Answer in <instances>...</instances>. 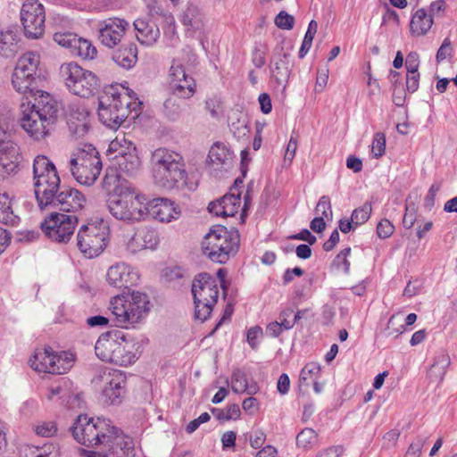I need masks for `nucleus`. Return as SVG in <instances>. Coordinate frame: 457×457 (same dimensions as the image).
<instances>
[{"instance_id":"f257e3e1","label":"nucleus","mask_w":457,"mask_h":457,"mask_svg":"<svg viewBox=\"0 0 457 457\" xmlns=\"http://www.w3.org/2000/svg\"><path fill=\"white\" fill-rule=\"evenodd\" d=\"M74 439L87 447L101 445L88 457L134 456L133 440L115 427L109 419L79 415L71 428Z\"/></svg>"},{"instance_id":"f03ea898","label":"nucleus","mask_w":457,"mask_h":457,"mask_svg":"<svg viewBox=\"0 0 457 457\" xmlns=\"http://www.w3.org/2000/svg\"><path fill=\"white\" fill-rule=\"evenodd\" d=\"M33 102L22 103L21 128L35 140L47 137L57 121L58 105L55 99L47 92L38 90Z\"/></svg>"},{"instance_id":"7ed1b4c3","label":"nucleus","mask_w":457,"mask_h":457,"mask_svg":"<svg viewBox=\"0 0 457 457\" xmlns=\"http://www.w3.org/2000/svg\"><path fill=\"white\" fill-rule=\"evenodd\" d=\"M153 179L164 189L187 188L195 190L196 184L187 181V172L182 155L165 147L155 149L151 155Z\"/></svg>"},{"instance_id":"20e7f679","label":"nucleus","mask_w":457,"mask_h":457,"mask_svg":"<svg viewBox=\"0 0 457 457\" xmlns=\"http://www.w3.org/2000/svg\"><path fill=\"white\" fill-rule=\"evenodd\" d=\"M150 308L148 295L135 290L112 297L109 304L112 321L123 328H134L144 320Z\"/></svg>"},{"instance_id":"39448f33","label":"nucleus","mask_w":457,"mask_h":457,"mask_svg":"<svg viewBox=\"0 0 457 457\" xmlns=\"http://www.w3.org/2000/svg\"><path fill=\"white\" fill-rule=\"evenodd\" d=\"M145 201L146 197L135 187L120 185L109 195L106 204L112 217L131 224L146 219Z\"/></svg>"},{"instance_id":"423d86ee","label":"nucleus","mask_w":457,"mask_h":457,"mask_svg":"<svg viewBox=\"0 0 457 457\" xmlns=\"http://www.w3.org/2000/svg\"><path fill=\"white\" fill-rule=\"evenodd\" d=\"M195 303V318L206 320L218 302L219 286L216 278L208 273H200L192 283Z\"/></svg>"},{"instance_id":"0eeeda50","label":"nucleus","mask_w":457,"mask_h":457,"mask_svg":"<svg viewBox=\"0 0 457 457\" xmlns=\"http://www.w3.org/2000/svg\"><path fill=\"white\" fill-rule=\"evenodd\" d=\"M60 73L69 91L80 97L93 96L99 86L98 79L92 71L73 62L63 63Z\"/></svg>"},{"instance_id":"6e6552de","label":"nucleus","mask_w":457,"mask_h":457,"mask_svg":"<svg viewBox=\"0 0 457 457\" xmlns=\"http://www.w3.org/2000/svg\"><path fill=\"white\" fill-rule=\"evenodd\" d=\"M109 242V228L104 220L82 225L77 234V245L88 258L98 256Z\"/></svg>"},{"instance_id":"1a4fd4ad","label":"nucleus","mask_w":457,"mask_h":457,"mask_svg":"<svg viewBox=\"0 0 457 457\" xmlns=\"http://www.w3.org/2000/svg\"><path fill=\"white\" fill-rule=\"evenodd\" d=\"M34 191L37 204L46 202L54 189L56 191L61 182L57 170L45 155H37L33 162Z\"/></svg>"},{"instance_id":"9d476101","label":"nucleus","mask_w":457,"mask_h":457,"mask_svg":"<svg viewBox=\"0 0 457 457\" xmlns=\"http://www.w3.org/2000/svg\"><path fill=\"white\" fill-rule=\"evenodd\" d=\"M70 170L74 179L81 185H93L102 170L99 154L92 145L79 152L70 160Z\"/></svg>"},{"instance_id":"9b49d317","label":"nucleus","mask_w":457,"mask_h":457,"mask_svg":"<svg viewBox=\"0 0 457 457\" xmlns=\"http://www.w3.org/2000/svg\"><path fill=\"white\" fill-rule=\"evenodd\" d=\"M24 36L29 39L41 38L46 29V11L38 0H26L20 12Z\"/></svg>"},{"instance_id":"f8f14e48","label":"nucleus","mask_w":457,"mask_h":457,"mask_svg":"<svg viewBox=\"0 0 457 457\" xmlns=\"http://www.w3.org/2000/svg\"><path fill=\"white\" fill-rule=\"evenodd\" d=\"M47 201H40L37 204L41 210L46 208H57L62 212H75L81 210L85 204L84 195L76 188L59 183L58 188L51 193Z\"/></svg>"},{"instance_id":"ddd939ff","label":"nucleus","mask_w":457,"mask_h":457,"mask_svg":"<svg viewBox=\"0 0 457 457\" xmlns=\"http://www.w3.org/2000/svg\"><path fill=\"white\" fill-rule=\"evenodd\" d=\"M77 224L78 218L76 215L52 212L41 223V228L52 241L66 243L71 238Z\"/></svg>"},{"instance_id":"4468645a","label":"nucleus","mask_w":457,"mask_h":457,"mask_svg":"<svg viewBox=\"0 0 457 457\" xmlns=\"http://www.w3.org/2000/svg\"><path fill=\"white\" fill-rule=\"evenodd\" d=\"M92 382L102 386L101 397L105 404H119L125 393V378L121 373L113 370H104L96 375Z\"/></svg>"},{"instance_id":"2eb2a0df","label":"nucleus","mask_w":457,"mask_h":457,"mask_svg":"<svg viewBox=\"0 0 457 457\" xmlns=\"http://www.w3.org/2000/svg\"><path fill=\"white\" fill-rule=\"evenodd\" d=\"M72 358L62 360L61 356L54 353L50 347L37 349L29 359V366L39 372L62 374L71 367Z\"/></svg>"},{"instance_id":"dca6fc26","label":"nucleus","mask_w":457,"mask_h":457,"mask_svg":"<svg viewBox=\"0 0 457 457\" xmlns=\"http://www.w3.org/2000/svg\"><path fill=\"white\" fill-rule=\"evenodd\" d=\"M169 87L172 94L181 99H188L196 89L195 79L186 72L183 65L173 62L169 71Z\"/></svg>"},{"instance_id":"f3484780","label":"nucleus","mask_w":457,"mask_h":457,"mask_svg":"<svg viewBox=\"0 0 457 457\" xmlns=\"http://www.w3.org/2000/svg\"><path fill=\"white\" fill-rule=\"evenodd\" d=\"M129 27L128 21L118 17L101 21L97 24L98 40L104 46L113 48L120 42Z\"/></svg>"},{"instance_id":"a211bd4d","label":"nucleus","mask_w":457,"mask_h":457,"mask_svg":"<svg viewBox=\"0 0 457 457\" xmlns=\"http://www.w3.org/2000/svg\"><path fill=\"white\" fill-rule=\"evenodd\" d=\"M271 78L278 86L286 88L291 74L290 54L285 49L284 42L278 43L270 62Z\"/></svg>"},{"instance_id":"6ab92c4d","label":"nucleus","mask_w":457,"mask_h":457,"mask_svg":"<svg viewBox=\"0 0 457 457\" xmlns=\"http://www.w3.org/2000/svg\"><path fill=\"white\" fill-rule=\"evenodd\" d=\"M139 279L137 271L125 262H116L107 270L106 280L110 286L129 288L137 285Z\"/></svg>"},{"instance_id":"aec40b11","label":"nucleus","mask_w":457,"mask_h":457,"mask_svg":"<svg viewBox=\"0 0 457 457\" xmlns=\"http://www.w3.org/2000/svg\"><path fill=\"white\" fill-rule=\"evenodd\" d=\"M147 216L151 215L161 222H170L180 216V209L167 198H154L145 201Z\"/></svg>"},{"instance_id":"412c9836","label":"nucleus","mask_w":457,"mask_h":457,"mask_svg":"<svg viewBox=\"0 0 457 457\" xmlns=\"http://www.w3.org/2000/svg\"><path fill=\"white\" fill-rule=\"evenodd\" d=\"M118 338L119 348H116L114 362L120 366H127L138 359V343L136 339L121 331V337Z\"/></svg>"},{"instance_id":"4be33fe9","label":"nucleus","mask_w":457,"mask_h":457,"mask_svg":"<svg viewBox=\"0 0 457 457\" xmlns=\"http://www.w3.org/2000/svg\"><path fill=\"white\" fill-rule=\"evenodd\" d=\"M121 337V330H111L102 334L95 345L96 356L107 362H114L116 348H119L118 338Z\"/></svg>"},{"instance_id":"5701e85b","label":"nucleus","mask_w":457,"mask_h":457,"mask_svg":"<svg viewBox=\"0 0 457 457\" xmlns=\"http://www.w3.org/2000/svg\"><path fill=\"white\" fill-rule=\"evenodd\" d=\"M213 241L220 247H223L226 245L228 246H239V234L237 230L229 231L223 226H214L204 237L202 245H212Z\"/></svg>"},{"instance_id":"b1692460","label":"nucleus","mask_w":457,"mask_h":457,"mask_svg":"<svg viewBox=\"0 0 457 457\" xmlns=\"http://www.w3.org/2000/svg\"><path fill=\"white\" fill-rule=\"evenodd\" d=\"M88 115L87 108L80 104H73L70 107L69 128L76 137L85 136L89 129Z\"/></svg>"},{"instance_id":"393cba45","label":"nucleus","mask_w":457,"mask_h":457,"mask_svg":"<svg viewBox=\"0 0 457 457\" xmlns=\"http://www.w3.org/2000/svg\"><path fill=\"white\" fill-rule=\"evenodd\" d=\"M109 93L99 98L98 116L100 120L110 129H117L124 120V113L118 112L112 106H109Z\"/></svg>"},{"instance_id":"a878e982","label":"nucleus","mask_w":457,"mask_h":457,"mask_svg":"<svg viewBox=\"0 0 457 457\" xmlns=\"http://www.w3.org/2000/svg\"><path fill=\"white\" fill-rule=\"evenodd\" d=\"M133 25L135 27L137 39L142 45L152 46L157 41L160 36V30L156 25L141 19L136 20Z\"/></svg>"},{"instance_id":"bb28decb","label":"nucleus","mask_w":457,"mask_h":457,"mask_svg":"<svg viewBox=\"0 0 457 457\" xmlns=\"http://www.w3.org/2000/svg\"><path fill=\"white\" fill-rule=\"evenodd\" d=\"M35 83L36 77L34 75H29L21 71V70L14 69L12 76V84L18 93L29 95L35 99V93L39 90L36 89V87L34 86Z\"/></svg>"},{"instance_id":"cd10ccee","label":"nucleus","mask_w":457,"mask_h":457,"mask_svg":"<svg viewBox=\"0 0 457 457\" xmlns=\"http://www.w3.org/2000/svg\"><path fill=\"white\" fill-rule=\"evenodd\" d=\"M434 23L433 17L423 8L417 10L410 22V31L414 37L426 35Z\"/></svg>"},{"instance_id":"c85d7f7f","label":"nucleus","mask_w":457,"mask_h":457,"mask_svg":"<svg viewBox=\"0 0 457 457\" xmlns=\"http://www.w3.org/2000/svg\"><path fill=\"white\" fill-rule=\"evenodd\" d=\"M239 246H231L226 245L223 247L217 246V243L213 241L212 245H202V250L212 262L217 263H226L231 256H234Z\"/></svg>"},{"instance_id":"c756f323","label":"nucleus","mask_w":457,"mask_h":457,"mask_svg":"<svg viewBox=\"0 0 457 457\" xmlns=\"http://www.w3.org/2000/svg\"><path fill=\"white\" fill-rule=\"evenodd\" d=\"M112 60L124 69H131L137 61V47L133 43L122 46L112 54Z\"/></svg>"},{"instance_id":"7c9ffc66","label":"nucleus","mask_w":457,"mask_h":457,"mask_svg":"<svg viewBox=\"0 0 457 457\" xmlns=\"http://www.w3.org/2000/svg\"><path fill=\"white\" fill-rule=\"evenodd\" d=\"M134 243H138L139 247H145V249H154L159 243V238L154 230L149 228H143L138 230L129 239L128 243V248L131 252H137V248L134 247Z\"/></svg>"},{"instance_id":"2f4dec72","label":"nucleus","mask_w":457,"mask_h":457,"mask_svg":"<svg viewBox=\"0 0 457 457\" xmlns=\"http://www.w3.org/2000/svg\"><path fill=\"white\" fill-rule=\"evenodd\" d=\"M182 24L188 30H200L204 28V14L201 9L193 4H189L183 12L180 19Z\"/></svg>"},{"instance_id":"473e14b6","label":"nucleus","mask_w":457,"mask_h":457,"mask_svg":"<svg viewBox=\"0 0 457 457\" xmlns=\"http://www.w3.org/2000/svg\"><path fill=\"white\" fill-rule=\"evenodd\" d=\"M231 388L237 394L246 392L248 395H255L259 391V387L255 382L248 384L245 373L237 369L233 371L231 378Z\"/></svg>"},{"instance_id":"72a5a7b5","label":"nucleus","mask_w":457,"mask_h":457,"mask_svg":"<svg viewBox=\"0 0 457 457\" xmlns=\"http://www.w3.org/2000/svg\"><path fill=\"white\" fill-rule=\"evenodd\" d=\"M129 151L135 152L137 149L133 143L126 139L125 136L122 135L117 136L112 141H111L107 150V154L112 161H115L120 156L127 155Z\"/></svg>"},{"instance_id":"f704fd0d","label":"nucleus","mask_w":457,"mask_h":457,"mask_svg":"<svg viewBox=\"0 0 457 457\" xmlns=\"http://www.w3.org/2000/svg\"><path fill=\"white\" fill-rule=\"evenodd\" d=\"M18 37L12 29L0 31V54L4 57H12L18 52Z\"/></svg>"},{"instance_id":"c9c22d12","label":"nucleus","mask_w":457,"mask_h":457,"mask_svg":"<svg viewBox=\"0 0 457 457\" xmlns=\"http://www.w3.org/2000/svg\"><path fill=\"white\" fill-rule=\"evenodd\" d=\"M113 162L121 172H124L128 175L135 174L139 170L141 165V162L137 154V151H129L127 155L120 156Z\"/></svg>"},{"instance_id":"e433bc0d","label":"nucleus","mask_w":457,"mask_h":457,"mask_svg":"<svg viewBox=\"0 0 457 457\" xmlns=\"http://www.w3.org/2000/svg\"><path fill=\"white\" fill-rule=\"evenodd\" d=\"M449 355L446 353H440L438 356H436L433 364L428 370V374L429 378L434 382H440L443 379L446 372V368L449 366Z\"/></svg>"},{"instance_id":"4c0bfd02","label":"nucleus","mask_w":457,"mask_h":457,"mask_svg":"<svg viewBox=\"0 0 457 457\" xmlns=\"http://www.w3.org/2000/svg\"><path fill=\"white\" fill-rule=\"evenodd\" d=\"M39 55L34 52H29L21 55L15 66V70H21L29 75H36L39 64Z\"/></svg>"},{"instance_id":"58836bf2","label":"nucleus","mask_w":457,"mask_h":457,"mask_svg":"<svg viewBox=\"0 0 457 457\" xmlns=\"http://www.w3.org/2000/svg\"><path fill=\"white\" fill-rule=\"evenodd\" d=\"M208 159L213 165H228L231 154L224 145L215 143L209 151Z\"/></svg>"},{"instance_id":"ea45409f","label":"nucleus","mask_w":457,"mask_h":457,"mask_svg":"<svg viewBox=\"0 0 457 457\" xmlns=\"http://www.w3.org/2000/svg\"><path fill=\"white\" fill-rule=\"evenodd\" d=\"M18 220V216L12 211L11 198L6 193L0 194V222L13 226Z\"/></svg>"},{"instance_id":"a19ab883","label":"nucleus","mask_w":457,"mask_h":457,"mask_svg":"<svg viewBox=\"0 0 457 457\" xmlns=\"http://www.w3.org/2000/svg\"><path fill=\"white\" fill-rule=\"evenodd\" d=\"M319 437L317 432L311 428L302 429L296 436V445L304 451H309L318 445Z\"/></svg>"},{"instance_id":"79ce46f5","label":"nucleus","mask_w":457,"mask_h":457,"mask_svg":"<svg viewBox=\"0 0 457 457\" xmlns=\"http://www.w3.org/2000/svg\"><path fill=\"white\" fill-rule=\"evenodd\" d=\"M179 96L171 93L163 103V113L170 120H177L182 112V107Z\"/></svg>"},{"instance_id":"37998d69","label":"nucleus","mask_w":457,"mask_h":457,"mask_svg":"<svg viewBox=\"0 0 457 457\" xmlns=\"http://www.w3.org/2000/svg\"><path fill=\"white\" fill-rule=\"evenodd\" d=\"M72 55H77L82 59H94L97 54L96 47L87 39L78 37L73 49L71 53Z\"/></svg>"},{"instance_id":"c03bdc74","label":"nucleus","mask_w":457,"mask_h":457,"mask_svg":"<svg viewBox=\"0 0 457 457\" xmlns=\"http://www.w3.org/2000/svg\"><path fill=\"white\" fill-rule=\"evenodd\" d=\"M110 96V102H109V106H112L115 111H117L118 112H122L124 113V118L126 119L127 115H128V109H132L134 111L137 110V106L138 105H141L142 103L141 102H138V103H131V102H125L123 98H121V96L120 94H116V93H111V95H109Z\"/></svg>"},{"instance_id":"a18cd8bd","label":"nucleus","mask_w":457,"mask_h":457,"mask_svg":"<svg viewBox=\"0 0 457 457\" xmlns=\"http://www.w3.org/2000/svg\"><path fill=\"white\" fill-rule=\"evenodd\" d=\"M318 29V23L315 21H311L307 29V31L305 33V36L303 37L302 46L299 50V57L303 58L308 51L310 50L312 40L314 38V36Z\"/></svg>"},{"instance_id":"49530a36","label":"nucleus","mask_w":457,"mask_h":457,"mask_svg":"<svg viewBox=\"0 0 457 457\" xmlns=\"http://www.w3.org/2000/svg\"><path fill=\"white\" fill-rule=\"evenodd\" d=\"M221 201L227 211V215L228 217H232L237 213L240 207V193L238 192L236 194L233 192L225 195L223 197H221Z\"/></svg>"},{"instance_id":"de8ad7c7","label":"nucleus","mask_w":457,"mask_h":457,"mask_svg":"<svg viewBox=\"0 0 457 457\" xmlns=\"http://www.w3.org/2000/svg\"><path fill=\"white\" fill-rule=\"evenodd\" d=\"M320 372V367L315 362L307 363L301 370L299 376L300 384H309V380L318 379Z\"/></svg>"},{"instance_id":"09e8293b","label":"nucleus","mask_w":457,"mask_h":457,"mask_svg":"<svg viewBox=\"0 0 457 457\" xmlns=\"http://www.w3.org/2000/svg\"><path fill=\"white\" fill-rule=\"evenodd\" d=\"M405 330V326L402 323V318L399 314H394L390 317L386 328V337H398Z\"/></svg>"},{"instance_id":"8fccbe9b","label":"nucleus","mask_w":457,"mask_h":457,"mask_svg":"<svg viewBox=\"0 0 457 457\" xmlns=\"http://www.w3.org/2000/svg\"><path fill=\"white\" fill-rule=\"evenodd\" d=\"M371 211V204L365 203L361 207L353 210L351 215L352 222L354 223L355 227L365 223L370 219Z\"/></svg>"},{"instance_id":"3c124183","label":"nucleus","mask_w":457,"mask_h":457,"mask_svg":"<svg viewBox=\"0 0 457 457\" xmlns=\"http://www.w3.org/2000/svg\"><path fill=\"white\" fill-rule=\"evenodd\" d=\"M54 40L62 47L70 49L71 53L76 42H78V37L71 32H55L54 34Z\"/></svg>"},{"instance_id":"603ef678","label":"nucleus","mask_w":457,"mask_h":457,"mask_svg":"<svg viewBox=\"0 0 457 457\" xmlns=\"http://www.w3.org/2000/svg\"><path fill=\"white\" fill-rule=\"evenodd\" d=\"M351 253V248L346 247L343 249L334 259L333 266L338 270L343 271L345 274H348L350 271V262L347 257Z\"/></svg>"},{"instance_id":"864d4df0","label":"nucleus","mask_w":457,"mask_h":457,"mask_svg":"<svg viewBox=\"0 0 457 457\" xmlns=\"http://www.w3.org/2000/svg\"><path fill=\"white\" fill-rule=\"evenodd\" d=\"M315 213L319 217H323V219H331L332 218V209L330 199L327 195H323L320 198L316 207Z\"/></svg>"},{"instance_id":"5fc2aeb1","label":"nucleus","mask_w":457,"mask_h":457,"mask_svg":"<svg viewBox=\"0 0 457 457\" xmlns=\"http://www.w3.org/2000/svg\"><path fill=\"white\" fill-rule=\"evenodd\" d=\"M386 150V137L384 133L378 132L374 135L371 153L375 158H379L385 154Z\"/></svg>"},{"instance_id":"6e6d98bb","label":"nucleus","mask_w":457,"mask_h":457,"mask_svg":"<svg viewBox=\"0 0 457 457\" xmlns=\"http://www.w3.org/2000/svg\"><path fill=\"white\" fill-rule=\"evenodd\" d=\"M34 431L37 436L43 437H50L56 434L57 427L53 421H44L35 426Z\"/></svg>"},{"instance_id":"4d7b16f0","label":"nucleus","mask_w":457,"mask_h":457,"mask_svg":"<svg viewBox=\"0 0 457 457\" xmlns=\"http://www.w3.org/2000/svg\"><path fill=\"white\" fill-rule=\"evenodd\" d=\"M275 24L282 29H292L295 24V18L285 11H281L275 18Z\"/></svg>"},{"instance_id":"13d9d810","label":"nucleus","mask_w":457,"mask_h":457,"mask_svg":"<svg viewBox=\"0 0 457 457\" xmlns=\"http://www.w3.org/2000/svg\"><path fill=\"white\" fill-rule=\"evenodd\" d=\"M453 46L452 42L449 37H445L437 50L436 59L437 62H441L445 60L447 57H452L453 55Z\"/></svg>"},{"instance_id":"bf43d9fd","label":"nucleus","mask_w":457,"mask_h":457,"mask_svg":"<svg viewBox=\"0 0 457 457\" xmlns=\"http://www.w3.org/2000/svg\"><path fill=\"white\" fill-rule=\"evenodd\" d=\"M263 331L260 326L250 328L246 334V340L252 349H256L259 343L258 338L262 337Z\"/></svg>"},{"instance_id":"052dcab7","label":"nucleus","mask_w":457,"mask_h":457,"mask_svg":"<svg viewBox=\"0 0 457 457\" xmlns=\"http://www.w3.org/2000/svg\"><path fill=\"white\" fill-rule=\"evenodd\" d=\"M394 225L386 219L381 220L377 226V233L380 238L389 237L394 233Z\"/></svg>"},{"instance_id":"680f3d73","label":"nucleus","mask_w":457,"mask_h":457,"mask_svg":"<svg viewBox=\"0 0 457 457\" xmlns=\"http://www.w3.org/2000/svg\"><path fill=\"white\" fill-rule=\"evenodd\" d=\"M416 221V209L414 204L407 205L403 219L404 228H411Z\"/></svg>"},{"instance_id":"e2e57ef3","label":"nucleus","mask_w":457,"mask_h":457,"mask_svg":"<svg viewBox=\"0 0 457 457\" xmlns=\"http://www.w3.org/2000/svg\"><path fill=\"white\" fill-rule=\"evenodd\" d=\"M420 73L419 72H407L406 74V89L410 93H414L418 90L420 85Z\"/></svg>"},{"instance_id":"0e129e2a","label":"nucleus","mask_w":457,"mask_h":457,"mask_svg":"<svg viewBox=\"0 0 457 457\" xmlns=\"http://www.w3.org/2000/svg\"><path fill=\"white\" fill-rule=\"evenodd\" d=\"M328 68L327 66L318 70L316 78V90L322 91L328 80Z\"/></svg>"},{"instance_id":"69168bd1","label":"nucleus","mask_w":457,"mask_h":457,"mask_svg":"<svg viewBox=\"0 0 457 457\" xmlns=\"http://www.w3.org/2000/svg\"><path fill=\"white\" fill-rule=\"evenodd\" d=\"M420 61H419V54L416 52L410 53L405 61V67L407 70V72H419Z\"/></svg>"},{"instance_id":"338daca9","label":"nucleus","mask_w":457,"mask_h":457,"mask_svg":"<svg viewBox=\"0 0 457 457\" xmlns=\"http://www.w3.org/2000/svg\"><path fill=\"white\" fill-rule=\"evenodd\" d=\"M37 457H59L58 449L52 444L37 446Z\"/></svg>"},{"instance_id":"774afa93","label":"nucleus","mask_w":457,"mask_h":457,"mask_svg":"<svg viewBox=\"0 0 457 457\" xmlns=\"http://www.w3.org/2000/svg\"><path fill=\"white\" fill-rule=\"evenodd\" d=\"M243 410L250 415L255 414L259 410V403L256 398L251 396L242 403Z\"/></svg>"}]
</instances>
